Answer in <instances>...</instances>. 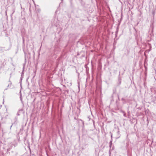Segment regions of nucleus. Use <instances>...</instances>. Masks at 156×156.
<instances>
[{"label": "nucleus", "mask_w": 156, "mask_h": 156, "mask_svg": "<svg viewBox=\"0 0 156 156\" xmlns=\"http://www.w3.org/2000/svg\"><path fill=\"white\" fill-rule=\"evenodd\" d=\"M112 144V141H111L110 142V143H109V147H111Z\"/></svg>", "instance_id": "1"}, {"label": "nucleus", "mask_w": 156, "mask_h": 156, "mask_svg": "<svg viewBox=\"0 0 156 156\" xmlns=\"http://www.w3.org/2000/svg\"><path fill=\"white\" fill-rule=\"evenodd\" d=\"M9 82H10V83L8 84V87H9V86H11L12 84V83H11V82L10 81H9Z\"/></svg>", "instance_id": "2"}, {"label": "nucleus", "mask_w": 156, "mask_h": 156, "mask_svg": "<svg viewBox=\"0 0 156 156\" xmlns=\"http://www.w3.org/2000/svg\"><path fill=\"white\" fill-rule=\"evenodd\" d=\"M20 111H19L17 112V115H18V116H19V115H20V114H19V112H20Z\"/></svg>", "instance_id": "3"}, {"label": "nucleus", "mask_w": 156, "mask_h": 156, "mask_svg": "<svg viewBox=\"0 0 156 156\" xmlns=\"http://www.w3.org/2000/svg\"><path fill=\"white\" fill-rule=\"evenodd\" d=\"M20 99L21 101H22V95L21 94L20 95Z\"/></svg>", "instance_id": "4"}, {"label": "nucleus", "mask_w": 156, "mask_h": 156, "mask_svg": "<svg viewBox=\"0 0 156 156\" xmlns=\"http://www.w3.org/2000/svg\"><path fill=\"white\" fill-rule=\"evenodd\" d=\"M119 84H120L121 83V80H119Z\"/></svg>", "instance_id": "5"}, {"label": "nucleus", "mask_w": 156, "mask_h": 156, "mask_svg": "<svg viewBox=\"0 0 156 156\" xmlns=\"http://www.w3.org/2000/svg\"><path fill=\"white\" fill-rule=\"evenodd\" d=\"M124 116H125V117H126V114L125 113H124V115H123Z\"/></svg>", "instance_id": "6"}, {"label": "nucleus", "mask_w": 156, "mask_h": 156, "mask_svg": "<svg viewBox=\"0 0 156 156\" xmlns=\"http://www.w3.org/2000/svg\"><path fill=\"white\" fill-rule=\"evenodd\" d=\"M12 125H11V126H10V129H11V127H12Z\"/></svg>", "instance_id": "7"}, {"label": "nucleus", "mask_w": 156, "mask_h": 156, "mask_svg": "<svg viewBox=\"0 0 156 156\" xmlns=\"http://www.w3.org/2000/svg\"><path fill=\"white\" fill-rule=\"evenodd\" d=\"M112 134H111V137L112 138Z\"/></svg>", "instance_id": "8"}, {"label": "nucleus", "mask_w": 156, "mask_h": 156, "mask_svg": "<svg viewBox=\"0 0 156 156\" xmlns=\"http://www.w3.org/2000/svg\"><path fill=\"white\" fill-rule=\"evenodd\" d=\"M29 9H30V8Z\"/></svg>", "instance_id": "9"}]
</instances>
